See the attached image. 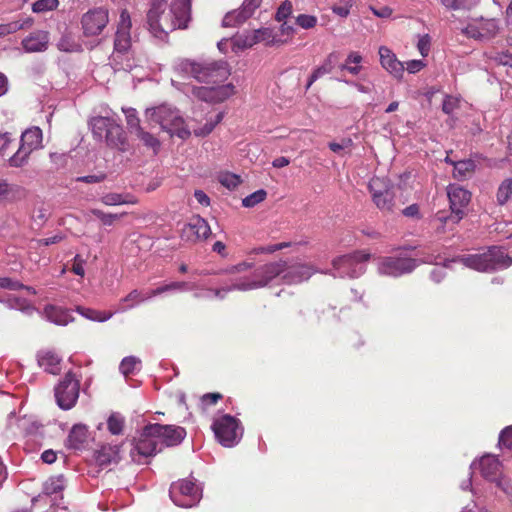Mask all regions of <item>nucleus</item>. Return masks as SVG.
Wrapping results in <instances>:
<instances>
[{
	"instance_id": "4468645a",
	"label": "nucleus",
	"mask_w": 512,
	"mask_h": 512,
	"mask_svg": "<svg viewBox=\"0 0 512 512\" xmlns=\"http://www.w3.org/2000/svg\"><path fill=\"white\" fill-rule=\"evenodd\" d=\"M79 397V382L74 374L68 372L64 379L55 388V398L58 406L63 410L71 409Z\"/></svg>"
},
{
	"instance_id": "c03bdc74",
	"label": "nucleus",
	"mask_w": 512,
	"mask_h": 512,
	"mask_svg": "<svg viewBox=\"0 0 512 512\" xmlns=\"http://www.w3.org/2000/svg\"><path fill=\"white\" fill-rule=\"evenodd\" d=\"M0 302L5 303L11 309H18L24 312L33 311L34 308L23 298L9 295L5 299H1Z\"/></svg>"
},
{
	"instance_id": "7ed1b4c3",
	"label": "nucleus",
	"mask_w": 512,
	"mask_h": 512,
	"mask_svg": "<svg viewBox=\"0 0 512 512\" xmlns=\"http://www.w3.org/2000/svg\"><path fill=\"white\" fill-rule=\"evenodd\" d=\"M451 262H458L479 272H494L510 267L512 258L503 248L491 246L482 253L461 255L451 259Z\"/></svg>"
},
{
	"instance_id": "09e8293b",
	"label": "nucleus",
	"mask_w": 512,
	"mask_h": 512,
	"mask_svg": "<svg viewBox=\"0 0 512 512\" xmlns=\"http://www.w3.org/2000/svg\"><path fill=\"white\" fill-rule=\"evenodd\" d=\"M140 363L141 361L137 357L128 356L121 361L119 369L123 375L128 376L137 369V366L140 365Z\"/></svg>"
},
{
	"instance_id": "6e6d98bb",
	"label": "nucleus",
	"mask_w": 512,
	"mask_h": 512,
	"mask_svg": "<svg viewBox=\"0 0 512 512\" xmlns=\"http://www.w3.org/2000/svg\"><path fill=\"white\" fill-rule=\"evenodd\" d=\"M222 119H223V114L221 112L216 114V116L213 120L211 119V120L207 121L203 127L195 129L194 130L195 135L203 137V136L210 134L214 130L216 125L221 122Z\"/></svg>"
},
{
	"instance_id": "69168bd1",
	"label": "nucleus",
	"mask_w": 512,
	"mask_h": 512,
	"mask_svg": "<svg viewBox=\"0 0 512 512\" xmlns=\"http://www.w3.org/2000/svg\"><path fill=\"white\" fill-rule=\"evenodd\" d=\"M496 485L511 499L512 501V481L508 478L501 477L496 481Z\"/></svg>"
},
{
	"instance_id": "473e14b6",
	"label": "nucleus",
	"mask_w": 512,
	"mask_h": 512,
	"mask_svg": "<svg viewBox=\"0 0 512 512\" xmlns=\"http://www.w3.org/2000/svg\"><path fill=\"white\" fill-rule=\"evenodd\" d=\"M37 361L40 367L50 374H58L61 370V358L53 351H40L37 354Z\"/></svg>"
},
{
	"instance_id": "864d4df0",
	"label": "nucleus",
	"mask_w": 512,
	"mask_h": 512,
	"mask_svg": "<svg viewBox=\"0 0 512 512\" xmlns=\"http://www.w3.org/2000/svg\"><path fill=\"white\" fill-rule=\"evenodd\" d=\"M108 430L114 434L119 435L122 433L124 426V419L119 414H112L107 420Z\"/></svg>"
},
{
	"instance_id": "9d476101",
	"label": "nucleus",
	"mask_w": 512,
	"mask_h": 512,
	"mask_svg": "<svg viewBox=\"0 0 512 512\" xmlns=\"http://www.w3.org/2000/svg\"><path fill=\"white\" fill-rule=\"evenodd\" d=\"M417 266L418 261L415 258L402 254L377 259V271L384 276L400 277L411 273Z\"/></svg>"
},
{
	"instance_id": "2eb2a0df",
	"label": "nucleus",
	"mask_w": 512,
	"mask_h": 512,
	"mask_svg": "<svg viewBox=\"0 0 512 512\" xmlns=\"http://www.w3.org/2000/svg\"><path fill=\"white\" fill-rule=\"evenodd\" d=\"M275 263L283 264L281 271L277 274L285 284H298L308 280L315 272L313 266L305 263L288 264L286 261H276Z\"/></svg>"
},
{
	"instance_id": "393cba45",
	"label": "nucleus",
	"mask_w": 512,
	"mask_h": 512,
	"mask_svg": "<svg viewBox=\"0 0 512 512\" xmlns=\"http://www.w3.org/2000/svg\"><path fill=\"white\" fill-rule=\"evenodd\" d=\"M169 12L178 29L187 28L191 20V0H174Z\"/></svg>"
},
{
	"instance_id": "a18cd8bd",
	"label": "nucleus",
	"mask_w": 512,
	"mask_h": 512,
	"mask_svg": "<svg viewBox=\"0 0 512 512\" xmlns=\"http://www.w3.org/2000/svg\"><path fill=\"white\" fill-rule=\"evenodd\" d=\"M122 111L125 115L127 126L131 130V132H134V133L138 132L142 127L140 126V120L137 116L136 109H134L132 107H128V108L123 107Z\"/></svg>"
},
{
	"instance_id": "2f4dec72",
	"label": "nucleus",
	"mask_w": 512,
	"mask_h": 512,
	"mask_svg": "<svg viewBox=\"0 0 512 512\" xmlns=\"http://www.w3.org/2000/svg\"><path fill=\"white\" fill-rule=\"evenodd\" d=\"M154 296L151 295V290L148 292H142L137 289L132 290L127 296L122 298L117 306L116 312H124L134 308L136 305L147 301Z\"/></svg>"
},
{
	"instance_id": "5fc2aeb1",
	"label": "nucleus",
	"mask_w": 512,
	"mask_h": 512,
	"mask_svg": "<svg viewBox=\"0 0 512 512\" xmlns=\"http://www.w3.org/2000/svg\"><path fill=\"white\" fill-rule=\"evenodd\" d=\"M59 5L58 0H37L32 5V10L35 13H42L55 10Z\"/></svg>"
},
{
	"instance_id": "c756f323",
	"label": "nucleus",
	"mask_w": 512,
	"mask_h": 512,
	"mask_svg": "<svg viewBox=\"0 0 512 512\" xmlns=\"http://www.w3.org/2000/svg\"><path fill=\"white\" fill-rule=\"evenodd\" d=\"M89 439V432L86 425L75 424L67 437L66 447L73 450H81L85 447Z\"/></svg>"
},
{
	"instance_id": "f3484780",
	"label": "nucleus",
	"mask_w": 512,
	"mask_h": 512,
	"mask_svg": "<svg viewBox=\"0 0 512 512\" xmlns=\"http://www.w3.org/2000/svg\"><path fill=\"white\" fill-rule=\"evenodd\" d=\"M263 0H244L238 9L227 12L222 19L223 27H237L250 19Z\"/></svg>"
},
{
	"instance_id": "a211bd4d",
	"label": "nucleus",
	"mask_w": 512,
	"mask_h": 512,
	"mask_svg": "<svg viewBox=\"0 0 512 512\" xmlns=\"http://www.w3.org/2000/svg\"><path fill=\"white\" fill-rule=\"evenodd\" d=\"M148 431L158 437L161 447L178 445L186 436L184 428L174 425L149 424Z\"/></svg>"
},
{
	"instance_id": "f257e3e1",
	"label": "nucleus",
	"mask_w": 512,
	"mask_h": 512,
	"mask_svg": "<svg viewBox=\"0 0 512 512\" xmlns=\"http://www.w3.org/2000/svg\"><path fill=\"white\" fill-rule=\"evenodd\" d=\"M283 264L266 263L249 272L254 263L242 261L220 271V274L228 275L227 283L233 291H249L267 286L281 271Z\"/></svg>"
},
{
	"instance_id": "8fccbe9b",
	"label": "nucleus",
	"mask_w": 512,
	"mask_h": 512,
	"mask_svg": "<svg viewBox=\"0 0 512 512\" xmlns=\"http://www.w3.org/2000/svg\"><path fill=\"white\" fill-rule=\"evenodd\" d=\"M57 48L63 52H75L79 49V45L69 34H64L57 43Z\"/></svg>"
},
{
	"instance_id": "412c9836",
	"label": "nucleus",
	"mask_w": 512,
	"mask_h": 512,
	"mask_svg": "<svg viewBox=\"0 0 512 512\" xmlns=\"http://www.w3.org/2000/svg\"><path fill=\"white\" fill-rule=\"evenodd\" d=\"M232 84L210 87H192L191 93L198 99L206 102H222L234 94Z\"/></svg>"
},
{
	"instance_id": "a19ab883",
	"label": "nucleus",
	"mask_w": 512,
	"mask_h": 512,
	"mask_svg": "<svg viewBox=\"0 0 512 512\" xmlns=\"http://www.w3.org/2000/svg\"><path fill=\"white\" fill-rule=\"evenodd\" d=\"M76 311L86 319L98 322H105L110 319L113 315L112 312L98 311L91 308H85L78 306Z\"/></svg>"
},
{
	"instance_id": "ddd939ff",
	"label": "nucleus",
	"mask_w": 512,
	"mask_h": 512,
	"mask_svg": "<svg viewBox=\"0 0 512 512\" xmlns=\"http://www.w3.org/2000/svg\"><path fill=\"white\" fill-rule=\"evenodd\" d=\"M372 201L382 212H392L395 206V193L385 180L373 178L368 185Z\"/></svg>"
},
{
	"instance_id": "bb28decb",
	"label": "nucleus",
	"mask_w": 512,
	"mask_h": 512,
	"mask_svg": "<svg viewBox=\"0 0 512 512\" xmlns=\"http://www.w3.org/2000/svg\"><path fill=\"white\" fill-rule=\"evenodd\" d=\"M463 218L464 216L461 215L459 211H438L433 219V221L437 223L436 232L438 234H443L447 231H452L455 225H457Z\"/></svg>"
},
{
	"instance_id": "e433bc0d",
	"label": "nucleus",
	"mask_w": 512,
	"mask_h": 512,
	"mask_svg": "<svg viewBox=\"0 0 512 512\" xmlns=\"http://www.w3.org/2000/svg\"><path fill=\"white\" fill-rule=\"evenodd\" d=\"M34 23L33 18L24 17L6 24L0 25V37H5L9 34H13L19 30L28 29L32 27Z\"/></svg>"
},
{
	"instance_id": "39448f33",
	"label": "nucleus",
	"mask_w": 512,
	"mask_h": 512,
	"mask_svg": "<svg viewBox=\"0 0 512 512\" xmlns=\"http://www.w3.org/2000/svg\"><path fill=\"white\" fill-rule=\"evenodd\" d=\"M89 126L97 141H105L111 147H118L124 143L123 129L112 117H92L89 121Z\"/></svg>"
},
{
	"instance_id": "dca6fc26",
	"label": "nucleus",
	"mask_w": 512,
	"mask_h": 512,
	"mask_svg": "<svg viewBox=\"0 0 512 512\" xmlns=\"http://www.w3.org/2000/svg\"><path fill=\"white\" fill-rule=\"evenodd\" d=\"M148 425L144 427L135 447L131 450L134 461L141 462L140 457H150L162 450L160 440L156 435L149 433Z\"/></svg>"
},
{
	"instance_id": "a878e982",
	"label": "nucleus",
	"mask_w": 512,
	"mask_h": 512,
	"mask_svg": "<svg viewBox=\"0 0 512 512\" xmlns=\"http://www.w3.org/2000/svg\"><path fill=\"white\" fill-rule=\"evenodd\" d=\"M498 30L497 21L495 19H488L478 25H468L465 29V33L472 38L489 39L495 36Z\"/></svg>"
},
{
	"instance_id": "0eeeda50",
	"label": "nucleus",
	"mask_w": 512,
	"mask_h": 512,
	"mask_svg": "<svg viewBox=\"0 0 512 512\" xmlns=\"http://www.w3.org/2000/svg\"><path fill=\"white\" fill-rule=\"evenodd\" d=\"M42 139L43 134L39 127L33 126L26 129L21 134L19 149L9 158V165L16 168L24 166L30 154L42 147Z\"/></svg>"
},
{
	"instance_id": "58836bf2",
	"label": "nucleus",
	"mask_w": 512,
	"mask_h": 512,
	"mask_svg": "<svg viewBox=\"0 0 512 512\" xmlns=\"http://www.w3.org/2000/svg\"><path fill=\"white\" fill-rule=\"evenodd\" d=\"M195 288L194 284L183 282V281H177V282H171L169 284L162 285L156 289L151 290L152 296H158L165 292L170 291H190Z\"/></svg>"
},
{
	"instance_id": "72a5a7b5",
	"label": "nucleus",
	"mask_w": 512,
	"mask_h": 512,
	"mask_svg": "<svg viewBox=\"0 0 512 512\" xmlns=\"http://www.w3.org/2000/svg\"><path fill=\"white\" fill-rule=\"evenodd\" d=\"M44 314L50 322L57 325L65 326L69 322L73 321V317L68 310L54 305H47L44 308Z\"/></svg>"
},
{
	"instance_id": "37998d69",
	"label": "nucleus",
	"mask_w": 512,
	"mask_h": 512,
	"mask_svg": "<svg viewBox=\"0 0 512 512\" xmlns=\"http://www.w3.org/2000/svg\"><path fill=\"white\" fill-rule=\"evenodd\" d=\"M512 195V178L503 180L497 190L496 199L499 205L506 204Z\"/></svg>"
},
{
	"instance_id": "052dcab7",
	"label": "nucleus",
	"mask_w": 512,
	"mask_h": 512,
	"mask_svg": "<svg viewBox=\"0 0 512 512\" xmlns=\"http://www.w3.org/2000/svg\"><path fill=\"white\" fill-rule=\"evenodd\" d=\"M12 192L25 193V189L20 186L10 185L6 180L0 179V197L7 196Z\"/></svg>"
},
{
	"instance_id": "ea45409f",
	"label": "nucleus",
	"mask_w": 512,
	"mask_h": 512,
	"mask_svg": "<svg viewBox=\"0 0 512 512\" xmlns=\"http://www.w3.org/2000/svg\"><path fill=\"white\" fill-rule=\"evenodd\" d=\"M65 487V479L63 475L50 477L44 484L43 492L48 495H57L63 491Z\"/></svg>"
},
{
	"instance_id": "f704fd0d",
	"label": "nucleus",
	"mask_w": 512,
	"mask_h": 512,
	"mask_svg": "<svg viewBox=\"0 0 512 512\" xmlns=\"http://www.w3.org/2000/svg\"><path fill=\"white\" fill-rule=\"evenodd\" d=\"M95 460L99 466H107L119 460V447L117 445L102 446L95 453Z\"/></svg>"
},
{
	"instance_id": "774afa93",
	"label": "nucleus",
	"mask_w": 512,
	"mask_h": 512,
	"mask_svg": "<svg viewBox=\"0 0 512 512\" xmlns=\"http://www.w3.org/2000/svg\"><path fill=\"white\" fill-rule=\"evenodd\" d=\"M494 59L501 65L512 67V54L508 52L497 53Z\"/></svg>"
},
{
	"instance_id": "0e129e2a",
	"label": "nucleus",
	"mask_w": 512,
	"mask_h": 512,
	"mask_svg": "<svg viewBox=\"0 0 512 512\" xmlns=\"http://www.w3.org/2000/svg\"><path fill=\"white\" fill-rule=\"evenodd\" d=\"M451 263H452L451 260H447V261H445L443 267L434 268L430 273L431 279L435 283H440L445 278V275H446L444 268L449 267Z\"/></svg>"
},
{
	"instance_id": "79ce46f5",
	"label": "nucleus",
	"mask_w": 512,
	"mask_h": 512,
	"mask_svg": "<svg viewBox=\"0 0 512 512\" xmlns=\"http://www.w3.org/2000/svg\"><path fill=\"white\" fill-rule=\"evenodd\" d=\"M454 164V176L458 178H466L472 174L476 168V164L473 160H461Z\"/></svg>"
},
{
	"instance_id": "f03ea898",
	"label": "nucleus",
	"mask_w": 512,
	"mask_h": 512,
	"mask_svg": "<svg viewBox=\"0 0 512 512\" xmlns=\"http://www.w3.org/2000/svg\"><path fill=\"white\" fill-rule=\"evenodd\" d=\"M175 71L184 77L191 76L197 81L207 84H219L230 75L228 64L223 60L195 62L189 59H181L176 63Z\"/></svg>"
},
{
	"instance_id": "338daca9",
	"label": "nucleus",
	"mask_w": 512,
	"mask_h": 512,
	"mask_svg": "<svg viewBox=\"0 0 512 512\" xmlns=\"http://www.w3.org/2000/svg\"><path fill=\"white\" fill-rule=\"evenodd\" d=\"M418 50L422 56H427L430 50V38L428 35L422 36L417 44Z\"/></svg>"
},
{
	"instance_id": "680f3d73",
	"label": "nucleus",
	"mask_w": 512,
	"mask_h": 512,
	"mask_svg": "<svg viewBox=\"0 0 512 512\" xmlns=\"http://www.w3.org/2000/svg\"><path fill=\"white\" fill-rule=\"evenodd\" d=\"M459 107V100L453 96H446L442 103V110L445 114H452Z\"/></svg>"
},
{
	"instance_id": "de8ad7c7",
	"label": "nucleus",
	"mask_w": 512,
	"mask_h": 512,
	"mask_svg": "<svg viewBox=\"0 0 512 512\" xmlns=\"http://www.w3.org/2000/svg\"><path fill=\"white\" fill-rule=\"evenodd\" d=\"M267 192L264 189L257 190L242 200V205L246 208H252L265 200Z\"/></svg>"
},
{
	"instance_id": "4d7b16f0",
	"label": "nucleus",
	"mask_w": 512,
	"mask_h": 512,
	"mask_svg": "<svg viewBox=\"0 0 512 512\" xmlns=\"http://www.w3.org/2000/svg\"><path fill=\"white\" fill-rule=\"evenodd\" d=\"M135 134L147 147L157 149L160 146L159 140L149 132L144 131L143 128Z\"/></svg>"
},
{
	"instance_id": "e2e57ef3",
	"label": "nucleus",
	"mask_w": 512,
	"mask_h": 512,
	"mask_svg": "<svg viewBox=\"0 0 512 512\" xmlns=\"http://www.w3.org/2000/svg\"><path fill=\"white\" fill-rule=\"evenodd\" d=\"M499 445L512 450V425L503 429L499 435Z\"/></svg>"
},
{
	"instance_id": "13d9d810",
	"label": "nucleus",
	"mask_w": 512,
	"mask_h": 512,
	"mask_svg": "<svg viewBox=\"0 0 512 512\" xmlns=\"http://www.w3.org/2000/svg\"><path fill=\"white\" fill-rule=\"evenodd\" d=\"M91 213L106 226L113 225V223L120 218L118 214L105 213L100 209H92Z\"/></svg>"
},
{
	"instance_id": "c9c22d12",
	"label": "nucleus",
	"mask_w": 512,
	"mask_h": 512,
	"mask_svg": "<svg viewBox=\"0 0 512 512\" xmlns=\"http://www.w3.org/2000/svg\"><path fill=\"white\" fill-rule=\"evenodd\" d=\"M101 202L107 206H117L122 204L134 205L138 203V199L129 193H107L101 197Z\"/></svg>"
},
{
	"instance_id": "423d86ee",
	"label": "nucleus",
	"mask_w": 512,
	"mask_h": 512,
	"mask_svg": "<svg viewBox=\"0 0 512 512\" xmlns=\"http://www.w3.org/2000/svg\"><path fill=\"white\" fill-rule=\"evenodd\" d=\"M370 254L357 251L352 254L343 255L333 260V277L340 278H357L366 271V262L369 260Z\"/></svg>"
},
{
	"instance_id": "603ef678",
	"label": "nucleus",
	"mask_w": 512,
	"mask_h": 512,
	"mask_svg": "<svg viewBox=\"0 0 512 512\" xmlns=\"http://www.w3.org/2000/svg\"><path fill=\"white\" fill-rule=\"evenodd\" d=\"M293 12V4L290 0L283 1L280 6L278 7L276 14H275V20L277 22L286 21Z\"/></svg>"
},
{
	"instance_id": "6e6552de",
	"label": "nucleus",
	"mask_w": 512,
	"mask_h": 512,
	"mask_svg": "<svg viewBox=\"0 0 512 512\" xmlns=\"http://www.w3.org/2000/svg\"><path fill=\"white\" fill-rule=\"evenodd\" d=\"M212 430L216 439L225 447L236 445L243 433L239 420L228 414L214 420Z\"/></svg>"
},
{
	"instance_id": "bf43d9fd",
	"label": "nucleus",
	"mask_w": 512,
	"mask_h": 512,
	"mask_svg": "<svg viewBox=\"0 0 512 512\" xmlns=\"http://www.w3.org/2000/svg\"><path fill=\"white\" fill-rule=\"evenodd\" d=\"M219 182L228 189H234L241 183V179L236 174L225 173L220 175Z\"/></svg>"
},
{
	"instance_id": "5701e85b",
	"label": "nucleus",
	"mask_w": 512,
	"mask_h": 512,
	"mask_svg": "<svg viewBox=\"0 0 512 512\" xmlns=\"http://www.w3.org/2000/svg\"><path fill=\"white\" fill-rule=\"evenodd\" d=\"M450 210L460 212L465 217L466 209L471 201V193L457 184H450L447 187Z\"/></svg>"
},
{
	"instance_id": "c85d7f7f",
	"label": "nucleus",
	"mask_w": 512,
	"mask_h": 512,
	"mask_svg": "<svg viewBox=\"0 0 512 512\" xmlns=\"http://www.w3.org/2000/svg\"><path fill=\"white\" fill-rule=\"evenodd\" d=\"M339 60L340 53L337 51H333L327 55L323 63L318 66L309 77L306 88L309 89L310 86L320 77L331 73L336 67L339 68Z\"/></svg>"
},
{
	"instance_id": "6ab92c4d",
	"label": "nucleus",
	"mask_w": 512,
	"mask_h": 512,
	"mask_svg": "<svg viewBox=\"0 0 512 512\" xmlns=\"http://www.w3.org/2000/svg\"><path fill=\"white\" fill-rule=\"evenodd\" d=\"M108 11L104 8H94L86 12L81 19L82 29L86 36L99 35L108 24Z\"/></svg>"
},
{
	"instance_id": "49530a36",
	"label": "nucleus",
	"mask_w": 512,
	"mask_h": 512,
	"mask_svg": "<svg viewBox=\"0 0 512 512\" xmlns=\"http://www.w3.org/2000/svg\"><path fill=\"white\" fill-rule=\"evenodd\" d=\"M0 288L8 289L11 291H16L20 289H25L29 293L35 294V289L30 286H25L24 284L20 283L17 280H14L12 278L3 277L0 278Z\"/></svg>"
},
{
	"instance_id": "9b49d317",
	"label": "nucleus",
	"mask_w": 512,
	"mask_h": 512,
	"mask_svg": "<svg viewBox=\"0 0 512 512\" xmlns=\"http://www.w3.org/2000/svg\"><path fill=\"white\" fill-rule=\"evenodd\" d=\"M169 494L174 504L183 508L195 506L202 496L199 487L190 480H181L173 483Z\"/></svg>"
},
{
	"instance_id": "f8f14e48",
	"label": "nucleus",
	"mask_w": 512,
	"mask_h": 512,
	"mask_svg": "<svg viewBox=\"0 0 512 512\" xmlns=\"http://www.w3.org/2000/svg\"><path fill=\"white\" fill-rule=\"evenodd\" d=\"M147 27L151 35L159 40H166L168 34L178 29L170 12L163 8H150L147 12Z\"/></svg>"
},
{
	"instance_id": "3c124183",
	"label": "nucleus",
	"mask_w": 512,
	"mask_h": 512,
	"mask_svg": "<svg viewBox=\"0 0 512 512\" xmlns=\"http://www.w3.org/2000/svg\"><path fill=\"white\" fill-rule=\"evenodd\" d=\"M295 23L300 28L309 30V29H313L314 27H316V25L318 23V18L314 15L299 14L295 18Z\"/></svg>"
},
{
	"instance_id": "20e7f679",
	"label": "nucleus",
	"mask_w": 512,
	"mask_h": 512,
	"mask_svg": "<svg viewBox=\"0 0 512 512\" xmlns=\"http://www.w3.org/2000/svg\"><path fill=\"white\" fill-rule=\"evenodd\" d=\"M145 116L150 124L159 125L171 136L176 135L181 139H187L191 135L179 110L170 105L162 104L148 108L145 111Z\"/></svg>"
},
{
	"instance_id": "cd10ccee",
	"label": "nucleus",
	"mask_w": 512,
	"mask_h": 512,
	"mask_svg": "<svg viewBox=\"0 0 512 512\" xmlns=\"http://www.w3.org/2000/svg\"><path fill=\"white\" fill-rule=\"evenodd\" d=\"M380 63L382 67L396 78H401L404 72V66L395 54L387 47L379 48Z\"/></svg>"
},
{
	"instance_id": "1a4fd4ad",
	"label": "nucleus",
	"mask_w": 512,
	"mask_h": 512,
	"mask_svg": "<svg viewBox=\"0 0 512 512\" xmlns=\"http://www.w3.org/2000/svg\"><path fill=\"white\" fill-rule=\"evenodd\" d=\"M231 41L233 46L240 50L251 48L258 43H264L266 46H274L286 42L285 40L277 39L274 35V31L268 27L237 33L231 38Z\"/></svg>"
},
{
	"instance_id": "7c9ffc66",
	"label": "nucleus",
	"mask_w": 512,
	"mask_h": 512,
	"mask_svg": "<svg viewBox=\"0 0 512 512\" xmlns=\"http://www.w3.org/2000/svg\"><path fill=\"white\" fill-rule=\"evenodd\" d=\"M481 475L489 481H497L500 473L501 463L495 456L486 455L478 463Z\"/></svg>"
},
{
	"instance_id": "b1692460",
	"label": "nucleus",
	"mask_w": 512,
	"mask_h": 512,
	"mask_svg": "<svg viewBox=\"0 0 512 512\" xmlns=\"http://www.w3.org/2000/svg\"><path fill=\"white\" fill-rule=\"evenodd\" d=\"M49 41L48 31L35 30L22 39L21 45L26 53H41L48 49Z\"/></svg>"
},
{
	"instance_id": "aec40b11",
	"label": "nucleus",
	"mask_w": 512,
	"mask_h": 512,
	"mask_svg": "<svg viewBox=\"0 0 512 512\" xmlns=\"http://www.w3.org/2000/svg\"><path fill=\"white\" fill-rule=\"evenodd\" d=\"M210 234L211 228L208 222L198 215L193 216L181 230V238L193 243L207 239Z\"/></svg>"
},
{
	"instance_id": "4c0bfd02",
	"label": "nucleus",
	"mask_w": 512,
	"mask_h": 512,
	"mask_svg": "<svg viewBox=\"0 0 512 512\" xmlns=\"http://www.w3.org/2000/svg\"><path fill=\"white\" fill-rule=\"evenodd\" d=\"M363 58L358 52H350L345 60V63L339 65L341 71L346 70L353 75H357L362 70L359 65Z\"/></svg>"
},
{
	"instance_id": "4be33fe9",
	"label": "nucleus",
	"mask_w": 512,
	"mask_h": 512,
	"mask_svg": "<svg viewBox=\"0 0 512 512\" xmlns=\"http://www.w3.org/2000/svg\"><path fill=\"white\" fill-rule=\"evenodd\" d=\"M131 17L127 10H122L115 34L114 49L117 52H126L131 46Z\"/></svg>"
}]
</instances>
